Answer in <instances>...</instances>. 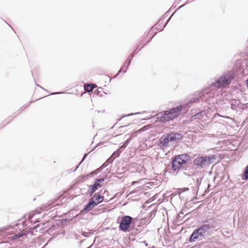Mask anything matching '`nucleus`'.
Masks as SVG:
<instances>
[{
    "label": "nucleus",
    "mask_w": 248,
    "mask_h": 248,
    "mask_svg": "<svg viewBox=\"0 0 248 248\" xmlns=\"http://www.w3.org/2000/svg\"><path fill=\"white\" fill-rule=\"evenodd\" d=\"M102 185L101 184H97L94 182L93 185L88 186V192L90 196H92L99 188L102 187Z\"/></svg>",
    "instance_id": "10"
},
{
    "label": "nucleus",
    "mask_w": 248,
    "mask_h": 248,
    "mask_svg": "<svg viewBox=\"0 0 248 248\" xmlns=\"http://www.w3.org/2000/svg\"><path fill=\"white\" fill-rule=\"evenodd\" d=\"M35 215L34 214H30L29 215V216H28V219H29V220L30 221L32 222V220H31V219H32V218L34 216H35Z\"/></svg>",
    "instance_id": "30"
},
{
    "label": "nucleus",
    "mask_w": 248,
    "mask_h": 248,
    "mask_svg": "<svg viewBox=\"0 0 248 248\" xmlns=\"http://www.w3.org/2000/svg\"><path fill=\"white\" fill-rule=\"evenodd\" d=\"M103 142H99V143H98L97 144H96L95 145V146L94 147V149L95 148H96L97 147L101 145H103Z\"/></svg>",
    "instance_id": "34"
},
{
    "label": "nucleus",
    "mask_w": 248,
    "mask_h": 248,
    "mask_svg": "<svg viewBox=\"0 0 248 248\" xmlns=\"http://www.w3.org/2000/svg\"><path fill=\"white\" fill-rule=\"evenodd\" d=\"M216 95V92L209 88H205L200 92L197 96L192 99L190 102H205L208 104L214 103V99Z\"/></svg>",
    "instance_id": "2"
},
{
    "label": "nucleus",
    "mask_w": 248,
    "mask_h": 248,
    "mask_svg": "<svg viewBox=\"0 0 248 248\" xmlns=\"http://www.w3.org/2000/svg\"><path fill=\"white\" fill-rule=\"evenodd\" d=\"M108 164H109L107 161H106L102 164L101 167L102 168V169H103L104 168H106Z\"/></svg>",
    "instance_id": "31"
},
{
    "label": "nucleus",
    "mask_w": 248,
    "mask_h": 248,
    "mask_svg": "<svg viewBox=\"0 0 248 248\" xmlns=\"http://www.w3.org/2000/svg\"><path fill=\"white\" fill-rule=\"evenodd\" d=\"M183 138V136L181 133L170 132L163 135L160 138L159 142L163 147H168L172 144L178 143Z\"/></svg>",
    "instance_id": "3"
},
{
    "label": "nucleus",
    "mask_w": 248,
    "mask_h": 248,
    "mask_svg": "<svg viewBox=\"0 0 248 248\" xmlns=\"http://www.w3.org/2000/svg\"><path fill=\"white\" fill-rule=\"evenodd\" d=\"M139 113H140V112H137V113H130V114H129L128 115H122L121 116V118H119V119H118L117 122L120 121L122 118H124L125 117L133 115L134 114H139Z\"/></svg>",
    "instance_id": "24"
},
{
    "label": "nucleus",
    "mask_w": 248,
    "mask_h": 248,
    "mask_svg": "<svg viewBox=\"0 0 248 248\" xmlns=\"http://www.w3.org/2000/svg\"><path fill=\"white\" fill-rule=\"evenodd\" d=\"M130 140H131V138H129L124 143V144L122 146H120L119 148L120 149H124L129 144Z\"/></svg>",
    "instance_id": "22"
},
{
    "label": "nucleus",
    "mask_w": 248,
    "mask_h": 248,
    "mask_svg": "<svg viewBox=\"0 0 248 248\" xmlns=\"http://www.w3.org/2000/svg\"><path fill=\"white\" fill-rule=\"evenodd\" d=\"M62 93L57 92V93H50V94H61V93Z\"/></svg>",
    "instance_id": "35"
},
{
    "label": "nucleus",
    "mask_w": 248,
    "mask_h": 248,
    "mask_svg": "<svg viewBox=\"0 0 248 248\" xmlns=\"http://www.w3.org/2000/svg\"><path fill=\"white\" fill-rule=\"evenodd\" d=\"M115 159V157H113L112 156H111L109 158H108L106 161L108 163H112Z\"/></svg>",
    "instance_id": "29"
},
{
    "label": "nucleus",
    "mask_w": 248,
    "mask_h": 248,
    "mask_svg": "<svg viewBox=\"0 0 248 248\" xmlns=\"http://www.w3.org/2000/svg\"><path fill=\"white\" fill-rule=\"evenodd\" d=\"M234 73L232 71H228L223 74L211 85L218 89L225 88L229 85L234 78Z\"/></svg>",
    "instance_id": "4"
},
{
    "label": "nucleus",
    "mask_w": 248,
    "mask_h": 248,
    "mask_svg": "<svg viewBox=\"0 0 248 248\" xmlns=\"http://www.w3.org/2000/svg\"><path fill=\"white\" fill-rule=\"evenodd\" d=\"M134 52L131 53V55H130L128 56V57L127 58V59L126 60L125 63H127V66H129V65L130 64L131 62L132 61V59L134 57Z\"/></svg>",
    "instance_id": "20"
},
{
    "label": "nucleus",
    "mask_w": 248,
    "mask_h": 248,
    "mask_svg": "<svg viewBox=\"0 0 248 248\" xmlns=\"http://www.w3.org/2000/svg\"><path fill=\"white\" fill-rule=\"evenodd\" d=\"M104 197L98 194H94V195L90 198L93 199V201H95V205L97 206L99 203H101L104 200Z\"/></svg>",
    "instance_id": "13"
},
{
    "label": "nucleus",
    "mask_w": 248,
    "mask_h": 248,
    "mask_svg": "<svg viewBox=\"0 0 248 248\" xmlns=\"http://www.w3.org/2000/svg\"><path fill=\"white\" fill-rule=\"evenodd\" d=\"M120 149L119 148L118 149H117L116 151H115L113 154L112 155H111V156H112L113 157H115L116 158L118 156H120V154H121V151H120Z\"/></svg>",
    "instance_id": "23"
},
{
    "label": "nucleus",
    "mask_w": 248,
    "mask_h": 248,
    "mask_svg": "<svg viewBox=\"0 0 248 248\" xmlns=\"http://www.w3.org/2000/svg\"><path fill=\"white\" fill-rule=\"evenodd\" d=\"M128 66H127V65L126 67L125 66V65H124L123 66L121 67L120 69L118 72L117 74L116 75H115L114 78H116L122 72L125 73L126 71L127 68H128Z\"/></svg>",
    "instance_id": "21"
},
{
    "label": "nucleus",
    "mask_w": 248,
    "mask_h": 248,
    "mask_svg": "<svg viewBox=\"0 0 248 248\" xmlns=\"http://www.w3.org/2000/svg\"><path fill=\"white\" fill-rule=\"evenodd\" d=\"M201 113H197L195 116H197V118H198V116L200 115Z\"/></svg>",
    "instance_id": "37"
},
{
    "label": "nucleus",
    "mask_w": 248,
    "mask_h": 248,
    "mask_svg": "<svg viewBox=\"0 0 248 248\" xmlns=\"http://www.w3.org/2000/svg\"><path fill=\"white\" fill-rule=\"evenodd\" d=\"M194 168L193 164L191 163H188L187 162L185 163V164H183V166L181 169V171H184V173L185 174L190 175L186 171H188L191 170Z\"/></svg>",
    "instance_id": "12"
},
{
    "label": "nucleus",
    "mask_w": 248,
    "mask_h": 248,
    "mask_svg": "<svg viewBox=\"0 0 248 248\" xmlns=\"http://www.w3.org/2000/svg\"><path fill=\"white\" fill-rule=\"evenodd\" d=\"M104 181V178H96L95 179L94 182L99 184H101V183L103 182Z\"/></svg>",
    "instance_id": "27"
},
{
    "label": "nucleus",
    "mask_w": 248,
    "mask_h": 248,
    "mask_svg": "<svg viewBox=\"0 0 248 248\" xmlns=\"http://www.w3.org/2000/svg\"><path fill=\"white\" fill-rule=\"evenodd\" d=\"M22 235V234H16L14 237L15 238H20V237H21Z\"/></svg>",
    "instance_id": "33"
},
{
    "label": "nucleus",
    "mask_w": 248,
    "mask_h": 248,
    "mask_svg": "<svg viewBox=\"0 0 248 248\" xmlns=\"http://www.w3.org/2000/svg\"><path fill=\"white\" fill-rule=\"evenodd\" d=\"M182 108V106H178L169 110L164 111L162 114H158L156 118V121L162 123H165L172 120L179 115Z\"/></svg>",
    "instance_id": "1"
},
{
    "label": "nucleus",
    "mask_w": 248,
    "mask_h": 248,
    "mask_svg": "<svg viewBox=\"0 0 248 248\" xmlns=\"http://www.w3.org/2000/svg\"><path fill=\"white\" fill-rule=\"evenodd\" d=\"M175 157L177 158H179L180 161L183 164H185V163L187 162V160L189 158V155L186 154H182Z\"/></svg>",
    "instance_id": "15"
},
{
    "label": "nucleus",
    "mask_w": 248,
    "mask_h": 248,
    "mask_svg": "<svg viewBox=\"0 0 248 248\" xmlns=\"http://www.w3.org/2000/svg\"><path fill=\"white\" fill-rule=\"evenodd\" d=\"M244 177L242 178L243 180H248V165L246 167L243 172Z\"/></svg>",
    "instance_id": "19"
},
{
    "label": "nucleus",
    "mask_w": 248,
    "mask_h": 248,
    "mask_svg": "<svg viewBox=\"0 0 248 248\" xmlns=\"http://www.w3.org/2000/svg\"><path fill=\"white\" fill-rule=\"evenodd\" d=\"M95 87V85L94 84H84V90L87 92H91L93 91Z\"/></svg>",
    "instance_id": "16"
},
{
    "label": "nucleus",
    "mask_w": 248,
    "mask_h": 248,
    "mask_svg": "<svg viewBox=\"0 0 248 248\" xmlns=\"http://www.w3.org/2000/svg\"><path fill=\"white\" fill-rule=\"evenodd\" d=\"M52 238H51L50 239H49V240L47 242V243L48 244L49 241H50L51 240Z\"/></svg>",
    "instance_id": "39"
},
{
    "label": "nucleus",
    "mask_w": 248,
    "mask_h": 248,
    "mask_svg": "<svg viewBox=\"0 0 248 248\" xmlns=\"http://www.w3.org/2000/svg\"><path fill=\"white\" fill-rule=\"evenodd\" d=\"M202 237L201 235H200V233L199 232V231L197 230V229H195L192 232V234L190 236L189 238V242H194L196 241V240L199 239L200 240L201 239L200 238Z\"/></svg>",
    "instance_id": "11"
},
{
    "label": "nucleus",
    "mask_w": 248,
    "mask_h": 248,
    "mask_svg": "<svg viewBox=\"0 0 248 248\" xmlns=\"http://www.w3.org/2000/svg\"><path fill=\"white\" fill-rule=\"evenodd\" d=\"M127 126H128V125H127L121 126H120V127H124Z\"/></svg>",
    "instance_id": "38"
},
{
    "label": "nucleus",
    "mask_w": 248,
    "mask_h": 248,
    "mask_svg": "<svg viewBox=\"0 0 248 248\" xmlns=\"http://www.w3.org/2000/svg\"><path fill=\"white\" fill-rule=\"evenodd\" d=\"M103 169H102V168L100 167H99V168L97 169L96 170H95L94 171H93V172H92V175H93V174H97V173H98L99 172H100Z\"/></svg>",
    "instance_id": "26"
},
{
    "label": "nucleus",
    "mask_w": 248,
    "mask_h": 248,
    "mask_svg": "<svg viewBox=\"0 0 248 248\" xmlns=\"http://www.w3.org/2000/svg\"><path fill=\"white\" fill-rule=\"evenodd\" d=\"M58 210L57 208H55L52 210H50L47 213V215H49V217L51 218H53V217L57 215Z\"/></svg>",
    "instance_id": "18"
},
{
    "label": "nucleus",
    "mask_w": 248,
    "mask_h": 248,
    "mask_svg": "<svg viewBox=\"0 0 248 248\" xmlns=\"http://www.w3.org/2000/svg\"><path fill=\"white\" fill-rule=\"evenodd\" d=\"M183 166V164L180 161L179 158H177L175 157L172 158L171 159V169L173 171L180 170Z\"/></svg>",
    "instance_id": "8"
},
{
    "label": "nucleus",
    "mask_w": 248,
    "mask_h": 248,
    "mask_svg": "<svg viewBox=\"0 0 248 248\" xmlns=\"http://www.w3.org/2000/svg\"><path fill=\"white\" fill-rule=\"evenodd\" d=\"M215 229V227L213 224H207L201 225L197 228L199 231L200 235L204 237L205 235H209L212 232V230Z\"/></svg>",
    "instance_id": "7"
},
{
    "label": "nucleus",
    "mask_w": 248,
    "mask_h": 248,
    "mask_svg": "<svg viewBox=\"0 0 248 248\" xmlns=\"http://www.w3.org/2000/svg\"><path fill=\"white\" fill-rule=\"evenodd\" d=\"M230 104L232 109L233 110H236L237 108H240L241 107V102L239 100L232 99L230 101Z\"/></svg>",
    "instance_id": "14"
},
{
    "label": "nucleus",
    "mask_w": 248,
    "mask_h": 248,
    "mask_svg": "<svg viewBox=\"0 0 248 248\" xmlns=\"http://www.w3.org/2000/svg\"><path fill=\"white\" fill-rule=\"evenodd\" d=\"M202 178H197V180H196V183L197 184V185H200L201 184V182H202Z\"/></svg>",
    "instance_id": "32"
},
{
    "label": "nucleus",
    "mask_w": 248,
    "mask_h": 248,
    "mask_svg": "<svg viewBox=\"0 0 248 248\" xmlns=\"http://www.w3.org/2000/svg\"><path fill=\"white\" fill-rule=\"evenodd\" d=\"M217 157V155H199L193 160V164L199 167L200 168H206L214 163Z\"/></svg>",
    "instance_id": "5"
},
{
    "label": "nucleus",
    "mask_w": 248,
    "mask_h": 248,
    "mask_svg": "<svg viewBox=\"0 0 248 248\" xmlns=\"http://www.w3.org/2000/svg\"><path fill=\"white\" fill-rule=\"evenodd\" d=\"M133 218L129 216H124L119 225L120 230L124 232H127L132 223Z\"/></svg>",
    "instance_id": "6"
},
{
    "label": "nucleus",
    "mask_w": 248,
    "mask_h": 248,
    "mask_svg": "<svg viewBox=\"0 0 248 248\" xmlns=\"http://www.w3.org/2000/svg\"><path fill=\"white\" fill-rule=\"evenodd\" d=\"M183 5H182L181 6H180L177 10H176L175 11V12L171 15V16L170 17V18L167 20L166 22L165 23V24L163 26V28H164L166 25L167 24H168V23L169 22V21H170V19L171 18V17L174 15V14H175V13L176 12V11L178 10H179V9H180L182 7H183Z\"/></svg>",
    "instance_id": "25"
},
{
    "label": "nucleus",
    "mask_w": 248,
    "mask_h": 248,
    "mask_svg": "<svg viewBox=\"0 0 248 248\" xmlns=\"http://www.w3.org/2000/svg\"><path fill=\"white\" fill-rule=\"evenodd\" d=\"M246 84H247V86H248V78L246 80Z\"/></svg>",
    "instance_id": "36"
},
{
    "label": "nucleus",
    "mask_w": 248,
    "mask_h": 248,
    "mask_svg": "<svg viewBox=\"0 0 248 248\" xmlns=\"http://www.w3.org/2000/svg\"><path fill=\"white\" fill-rule=\"evenodd\" d=\"M88 155V153H86V154H85L84 155V156L83 157V158L82 159V160L81 161V162H80L79 164L76 167V168L75 169V170H74V171H76L77 170V169L78 168L79 165L84 161V160L86 158V157Z\"/></svg>",
    "instance_id": "28"
},
{
    "label": "nucleus",
    "mask_w": 248,
    "mask_h": 248,
    "mask_svg": "<svg viewBox=\"0 0 248 248\" xmlns=\"http://www.w3.org/2000/svg\"><path fill=\"white\" fill-rule=\"evenodd\" d=\"M95 206V201H93V199H90L88 203L86 204L84 208L81 210L80 213H87L91 211Z\"/></svg>",
    "instance_id": "9"
},
{
    "label": "nucleus",
    "mask_w": 248,
    "mask_h": 248,
    "mask_svg": "<svg viewBox=\"0 0 248 248\" xmlns=\"http://www.w3.org/2000/svg\"><path fill=\"white\" fill-rule=\"evenodd\" d=\"M57 202V200H55L53 202H51L50 201L47 202V211L50 210L51 208L54 207L55 206L58 205L59 203H56Z\"/></svg>",
    "instance_id": "17"
}]
</instances>
